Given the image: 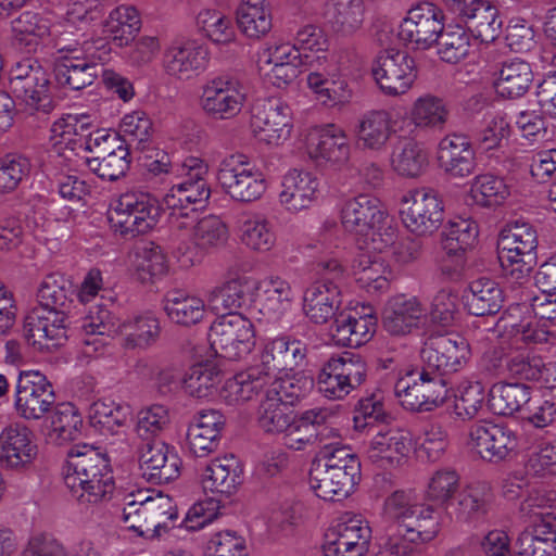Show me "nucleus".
I'll return each instance as SVG.
<instances>
[{"label": "nucleus", "instance_id": "a878e982", "mask_svg": "<svg viewBox=\"0 0 556 556\" xmlns=\"http://www.w3.org/2000/svg\"><path fill=\"white\" fill-rule=\"evenodd\" d=\"M210 62L208 48L197 40H176L164 51V72L176 79L189 80L203 73Z\"/></svg>", "mask_w": 556, "mask_h": 556}, {"label": "nucleus", "instance_id": "bb28decb", "mask_svg": "<svg viewBox=\"0 0 556 556\" xmlns=\"http://www.w3.org/2000/svg\"><path fill=\"white\" fill-rule=\"evenodd\" d=\"M319 194L320 180L311 170L293 167L281 176L278 202L290 214L311 208Z\"/></svg>", "mask_w": 556, "mask_h": 556}, {"label": "nucleus", "instance_id": "5701e85b", "mask_svg": "<svg viewBox=\"0 0 556 556\" xmlns=\"http://www.w3.org/2000/svg\"><path fill=\"white\" fill-rule=\"evenodd\" d=\"M371 73L382 93L389 97L406 94L417 78L415 61L406 52L394 49L378 55Z\"/></svg>", "mask_w": 556, "mask_h": 556}, {"label": "nucleus", "instance_id": "2f4dec72", "mask_svg": "<svg viewBox=\"0 0 556 556\" xmlns=\"http://www.w3.org/2000/svg\"><path fill=\"white\" fill-rule=\"evenodd\" d=\"M387 217L388 213L380 200L365 193L345 200L340 208L343 229L354 236H368Z\"/></svg>", "mask_w": 556, "mask_h": 556}, {"label": "nucleus", "instance_id": "e2e57ef3", "mask_svg": "<svg viewBox=\"0 0 556 556\" xmlns=\"http://www.w3.org/2000/svg\"><path fill=\"white\" fill-rule=\"evenodd\" d=\"M531 401V389L523 383H495L489 393L491 410L501 416H511Z\"/></svg>", "mask_w": 556, "mask_h": 556}, {"label": "nucleus", "instance_id": "1a4fd4ad", "mask_svg": "<svg viewBox=\"0 0 556 556\" xmlns=\"http://www.w3.org/2000/svg\"><path fill=\"white\" fill-rule=\"evenodd\" d=\"M536 249L538 233L530 223L515 220L507 224L497 240L498 261L505 278L518 285L528 281L536 263Z\"/></svg>", "mask_w": 556, "mask_h": 556}, {"label": "nucleus", "instance_id": "ea45409f", "mask_svg": "<svg viewBox=\"0 0 556 556\" xmlns=\"http://www.w3.org/2000/svg\"><path fill=\"white\" fill-rule=\"evenodd\" d=\"M426 316V309L416 296H392L383 311V327L392 336H406L417 329Z\"/></svg>", "mask_w": 556, "mask_h": 556}, {"label": "nucleus", "instance_id": "c03bdc74", "mask_svg": "<svg viewBox=\"0 0 556 556\" xmlns=\"http://www.w3.org/2000/svg\"><path fill=\"white\" fill-rule=\"evenodd\" d=\"M408 118L417 130L442 131L450 119V108L443 98L426 92L413 101Z\"/></svg>", "mask_w": 556, "mask_h": 556}, {"label": "nucleus", "instance_id": "de8ad7c7", "mask_svg": "<svg viewBox=\"0 0 556 556\" xmlns=\"http://www.w3.org/2000/svg\"><path fill=\"white\" fill-rule=\"evenodd\" d=\"M242 245L255 253H268L277 245V231L273 222L262 213L248 214L239 225Z\"/></svg>", "mask_w": 556, "mask_h": 556}, {"label": "nucleus", "instance_id": "6ab92c4d", "mask_svg": "<svg viewBox=\"0 0 556 556\" xmlns=\"http://www.w3.org/2000/svg\"><path fill=\"white\" fill-rule=\"evenodd\" d=\"M444 25L442 9L432 2H419L400 22L397 38L413 50H429L438 42Z\"/></svg>", "mask_w": 556, "mask_h": 556}, {"label": "nucleus", "instance_id": "e433bc0d", "mask_svg": "<svg viewBox=\"0 0 556 556\" xmlns=\"http://www.w3.org/2000/svg\"><path fill=\"white\" fill-rule=\"evenodd\" d=\"M376 326L377 318L370 311L342 309L330 327V336L337 345L358 348L372 338Z\"/></svg>", "mask_w": 556, "mask_h": 556}, {"label": "nucleus", "instance_id": "774afa93", "mask_svg": "<svg viewBox=\"0 0 556 556\" xmlns=\"http://www.w3.org/2000/svg\"><path fill=\"white\" fill-rule=\"evenodd\" d=\"M199 31L216 45H229L236 40V30L229 14L218 8H203L195 17Z\"/></svg>", "mask_w": 556, "mask_h": 556}, {"label": "nucleus", "instance_id": "5fc2aeb1", "mask_svg": "<svg viewBox=\"0 0 556 556\" xmlns=\"http://www.w3.org/2000/svg\"><path fill=\"white\" fill-rule=\"evenodd\" d=\"M269 380L260 366H254L227 379L220 390V397L230 405L252 400Z\"/></svg>", "mask_w": 556, "mask_h": 556}, {"label": "nucleus", "instance_id": "2eb2a0df", "mask_svg": "<svg viewBox=\"0 0 556 556\" xmlns=\"http://www.w3.org/2000/svg\"><path fill=\"white\" fill-rule=\"evenodd\" d=\"M400 217L413 235L426 237L434 233L444 220V203L431 188H414L400 199Z\"/></svg>", "mask_w": 556, "mask_h": 556}, {"label": "nucleus", "instance_id": "4468645a", "mask_svg": "<svg viewBox=\"0 0 556 556\" xmlns=\"http://www.w3.org/2000/svg\"><path fill=\"white\" fill-rule=\"evenodd\" d=\"M303 151L315 166L332 170L344 168L352 156L348 132L333 123L312 127L304 137Z\"/></svg>", "mask_w": 556, "mask_h": 556}, {"label": "nucleus", "instance_id": "39448f33", "mask_svg": "<svg viewBox=\"0 0 556 556\" xmlns=\"http://www.w3.org/2000/svg\"><path fill=\"white\" fill-rule=\"evenodd\" d=\"M62 477L71 495L80 504L106 501L114 490L109 459L89 445L70 448L62 467Z\"/></svg>", "mask_w": 556, "mask_h": 556}, {"label": "nucleus", "instance_id": "58836bf2", "mask_svg": "<svg viewBox=\"0 0 556 556\" xmlns=\"http://www.w3.org/2000/svg\"><path fill=\"white\" fill-rule=\"evenodd\" d=\"M139 464L142 477L153 484L168 483L179 476L180 458L162 442L147 444Z\"/></svg>", "mask_w": 556, "mask_h": 556}, {"label": "nucleus", "instance_id": "09e8293b", "mask_svg": "<svg viewBox=\"0 0 556 556\" xmlns=\"http://www.w3.org/2000/svg\"><path fill=\"white\" fill-rule=\"evenodd\" d=\"M491 502L492 490L489 483L476 481L458 490L450 507H453L457 520L467 522L485 516Z\"/></svg>", "mask_w": 556, "mask_h": 556}, {"label": "nucleus", "instance_id": "c85d7f7f", "mask_svg": "<svg viewBox=\"0 0 556 556\" xmlns=\"http://www.w3.org/2000/svg\"><path fill=\"white\" fill-rule=\"evenodd\" d=\"M38 455L34 432L21 422H12L0 430V466L20 470L29 467Z\"/></svg>", "mask_w": 556, "mask_h": 556}, {"label": "nucleus", "instance_id": "ddd939ff", "mask_svg": "<svg viewBox=\"0 0 556 556\" xmlns=\"http://www.w3.org/2000/svg\"><path fill=\"white\" fill-rule=\"evenodd\" d=\"M249 100V87L238 76L220 74L207 79L201 87L199 106L214 119L237 117Z\"/></svg>", "mask_w": 556, "mask_h": 556}, {"label": "nucleus", "instance_id": "4c0bfd02", "mask_svg": "<svg viewBox=\"0 0 556 556\" xmlns=\"http://www.w3.org/2000/svg\"><path fill=\"white\" fill-rule=\"evenodd\" d=\"M225 417L217 409H202L190 421L186 440L190 452L205 457L218 448Z\"/></svg>", "mask_w": 556, "mask_h": 556}, {"label": "nucleus", "instance_id": "37998d69", "mask_svg": "<svg viewBox=\"0 0 556 556\" xmlns=\"http://www.w3.org/2000/svg\"><path fill=\"white\" fill-rule=\"evenodd\" d=\"M251 289H255L254 278L231 267L227 271L226 280L210 292L208 305L216 312L235 313L245 303L247 292Z\"/></svg>", "mask_w": 556, "mask_h": 556}, {"label": "nucleus", "instance_id": "393cba45", "mask_svg": "<svg viewBox=\"0 0 556 556\" xmlns=\"http://www.w3.org/2000/svg\"><path fill=\"white\" fill-rule=\"evenodd\" d=\"M467 446L481 459L500 463L516 453L518 438L516 432L506 426L480 422L469 428Z\"/></svg>", "mask_w": 556, "mask_h": 556}, {"label": "nucleus", "instance_id": "3c124183", "mask_svg": "<svg viewBox=\"0 0 556 556\" xmlns=\"http://www.w3.org/2000/svg\"><path fill=\"white\" fill-rule=\"evenodd\" d=\"M428 164L427 152L414 138H402L392 148L390 166L401 177H419Z\"/></svg>", "mask_w": 556, "mask_h": 556}, {"label": "nucleus", "instance_id": "423d86ee", "mask_svg": "<svg viewBox=\"0 0 556 556\" xmlns=\"http://www.w3.org/2000/svg\"><path fill=\"white\" fill-rule=\"evenodd\" d=\"M321 457L309 470V486L324 501H341L354 490L361 478V463L349 446L326 444Z\"/></svg>", "mask_w": 556, "mask_h": 556}, {"label": "nucleus", "instance_id": "b1692460", "mask_svg": "<svg viewBox=\"0 0 556 556\" xmlns=\"http://www.w3.org/2000/svg\"><path fill=\"white\" fill-rule=\"evenodd\" d=\"M420 357L432 371L456 372L468 364L471 349L468 340L459 333L437 334L426 340Z\"/></svg>", "mask_w": 556, "mask_h": 556}, {"label": "nucleus", "instance_id": "f03ea898", "mask_svg": "<svg viewBox=\"0 0 556 556\" xmlns=\"http://www.w3.org/2000/svg\"><path fill=\"white\" fill-rule=\"evenodd\" d=\"M309 60V72L306 76L307 88L314 98L324 106L345 105L352 98L348 81L340 75L337 59L328 52L327 35L317 26L304 25L296 31L293 43Z\"/></svg>", "mask_w": 556, "mask_h": 556}, {"label": "nucleus", "instance_id": "72a5a7b5", "mask_svg": "<svg viewBox=\"0 0 556 556\" xmlns=\"http://www.w3.org/2000/svg\"><path fill=\"white\" fill-rule=\"evenodd\" d=\"M440 168L452 178H466L477 167L476 150L471 140L463 134H450L438 144Z\"/></svg>", "mask_w": 556, "mask_h": 556}, {"label": "nucleus", "instance_id": "a18cd8bd", "mask_svg": "<svg viewBox=\"0 0 556 556\" xmlns=\"http://www.w3.org/2000/svg\"><path fill=\"white\" fill-rule=\"evenodd\" d=\"M236 20L240 33L250 40L265 38L273 28V13L267 0H240Z\"/></svg>", "mask_w": 556, "mask_h": 556}, {"label": "nucleus", "instance_id": "4be33fe9", "mask_svg": "<svg viewBox=\"0 0 556 556\" xmlns=\"http://www.w3.org/2000/svg\"><path fill=\"white\" fill-rule=\"evenodd\" d=\"M250 127L258 143L270 148L280 147L291 138L292 110L280 100H266L253 110Z\"/></svg>", "mask_w": 556, "mask_h": 556}, {"label": "nucleus", "instance_id": "473e14b6", "mask_svg": "<svg viewBox=\"0 0 556 556\" xmlns=\"http://www.w3.org/2000/svg\"><path fill=\"white\" fill-rule=\"evenodd\" d=\"M307 355L305 342L288 336L264 341L260 354V368L268 380L276 371L293 370L304 365Z\"/></svg>", "mask_w": 556, "mask_h": 556}, {"label": "nucleus", "instance_id": "f3484780", "mask_svg": "<svg viewBox=\"0 0 556 556\" xmlns=\"http://www.w3.org/2000/svg\"><path fill=\"white\" fill-rule=\"evenodd\" d=\"M208 341L216 355L237 361L245 357L255 346L253 323L239 313H228L210 327Z\"/></svg>", "mask_w": 556, "mask_h": 556}, {"label": "nucleus", "instance_id": "f704fd0d", "mask_svg": "<svg viewBox=\"0 0 556 556\" xmlns=\"http://www.w3.org/2000/svg\"><path fill=\"white\" fill-rule=\"evenodd\" d=\"M341 305L342 292L332 279L317 280L303 293V314L314 325H325L336 318Z\"/></svg>", "mask_w": 556, "mask_h": 556}, {"label": "nucleus", "instance_id": "9d476101", "mask_svg": "<svg viewBox=\"0 0 556 556\" xmlns=\"http://www.w3.org/2000/svg\"><path fill=\"white\" fill-rule=\"evenodd\" d=\"M159 201L148 192L127 191L111 203L108 219L114 232L136 237L152 230L161 218Z\"/></svg>", "mask_w": 556, "mask_h": 556}, {"label": "nucleus", "instance_id": "864d4df0", "mask_svg": "<svg viewBox=\"0 0 556 556\" xmlns=\"http://www.w3.org/2000/svg\"><path fill=\"white\" fill-rule=\"evenodd\" d=\"M160 320L152 312L135 314L118 323L117 336H122L128 348L146 349L160 337Z\"/></svg>", "mask_w": 556, "mask_h": 556}, {"label": "nucleus", "instance_id": "a211bd4d", "mask_svg": "<svg viewBox=\"0 0 556 556\" xmlns=\"http://www.w3.org/2000/svg\"><path fill=\"white\" fill-rule=\"evenodd\" d=\"M367 365L359 355L344 353L330 357L317 375L319 392L328 400H342L366 380Z\"/></svg>", "mask_w": 556, "mask_h": 556}, {"label": "nucleus", "instance_id": "c756f323", "mask_svg": "<svg viewBox=\"0 0 556 556\" xmlns=\"http://www.w3.org/2000/svg\"><path fill=\"white\" fill-rule=\"evenodd\" d=\"M409 432L396 428L377 431L365 446V457L381 468H393L404 464L412 451Z\"/></svg>", "mask_w": 556, "mask_h": 556}, {"label": "nucleus", "instance_id": "13d9d810", "mask_svg": "<svg viewBox=\"0 0 556 556\" xmlns=\"http://www.w3.org/2000/svg\"><path fill=\"white\" fill-rule=\"evenodd\" d=\"M10 91L30 113H49L53 108L47 71L34 77H28L26 81L16 80L14 88Z\"/></svg>", "mask_w": 556, "mask_h": 556}, {"label": "nucleus", "instance_id": "69168bd1", "mask_svg": "<svg viewBox=\"0 0 556 556\" xmlns=\"http://www.w3.org/2000/svg\"><path fill=\"white\" fill-rule=\"evenodd\" d=\"M11 29L13 41L30 52L49 35L50 22L37 12L25 11L12 21Z\"/></svg>", "mask_w": 556, "mask_h": 556}, {"label": "nucleus", "instance_id": "a19ab883", "mask_svg": "<svg viewBox=\"0 0 556 556\" xmlns=\"http://www.w3.org/2000/svg\"><path fill=\"white\" fill-rule=\"evenodd\" d=\"M255 290L260 312L264 316L277 320L291 309L294 292L289 281L280 276L270 275L255 280Z\"/></svg>", "mask_w": 556, "mask_h": 556}, {"label": "nucleus", "instance_id": "338daca9", "mask_svg": "<svg viewBox=\"0 0 556 556\" xmlns=\"http://www.w3.org/2000/svg\"><path fill=\"white\" fill-rule=\"evenodd\" d=\"M131 266L137 279L141 282H154L165 276L168 270L165 253L153 242L136 248Z\"/></svg>", "mask_w": 556, "mask_h": 556}, {"label": "nucleus", "instance_id": "4d7b16f0", "mask_svg": "<svg viewBox=\"0 0 556 556\" xmlns=\"http://www.w3.org/2000/svg\"><path fill=\"white\" fill-rule=\"evenodd\" d=\"M464 298L468 312L475 316L496 314L503 304L500 285L485 277L471 281Z\"/></svg>", "mask_w": 556, "mask_h": 556}, {"label": "nucleus", "instance_id": "49530a36", "mask_svg": "<svg viewBox=\"0 0 556 556\" xmlns=\"http://www.w3.org/2000/svg\"><path fill=\"white\" fill-rule=\"evenodd\" d=\"M351 274L356 283L369 293L386 291L390 285V266L377 254H357L352 262Z\"/></svg>", "mask_w": 556, "mask_h": 556}, {"label": "nucleus", "instance_id": "603ef678", "mask_svg": "<svg viewBox=\"0 0 556 556\" xmlns=\"http://www.w3.org/2000/svg\"><path fill=\"white\" fill-rule=\"evenodd\" d=\"M532 81L531 65L516 58L503 63L494 81V88L502 98L517 99L529 90Z\"/></svg>", "mask_w": 556, "mask_h": 556}, {"label": "nucleus", "instance_id": "6e6d98bb", "mask_svg": "<svg viewBox=\"0 0 556 556\" xmlns=\"http://www.w3.org/2000/svg\"><path fill=\"white\" fill-rule=\"evenodd\" d=\"M45 418L47 420V437L55 444L75 440L83 422L78 410L70 402L56 403L55 401L53 408Z\"/></svg>", "mask_w": 556, "mask_h": 556}, {"label": "nucleus", "instance_id": "412c9836", "mask_svg": "<svg viewBox=\"0 0 556 556\" xmlns=\"http://www.w3.org/2000/svg\"><path fill=\"white\" fill-rule=\"evenodd\" d=\"M303 65L302 53L290 41L275 40L260 51L257 70L268 84L283 88L294 81Z\"/></svg>", "mask_w": 556, "mask_h": 556}, {"label": "nucleus", "instance_id": "9b49d317", "mask_svg": "<svg viewBox=\"0 0 556 556\" xmlns=\"http://www.w3.org/2000/svg\"><path fill=\"white\" fill-rule=\"evenodd\" d=\"M217 179L232 201L244 204L260 201L268 189L264 172L242 153L228 155L219 163Z\"/></svg>", "mask_w": 556, "mask_h": 556}, {"label": "nucleus", "instance_id": "f257e3e1", "mask_svg": "<svg viewBox=\"0 0 556 556\" xmlns=\"http://www.w3.org/2000/svg\"><path fill=\"white\" fill-rule=\"evenodd\" d=\"M382 518L376 556H414L417 545L433 541L442 529L434 506L420 503L413 491L391 493L384 501Z\"/></svg>", "mask_w": 556, "mask_h": 556}, {"label": "nucleus", "instance_id": "7ed1b4c3", "mask_svg": "<svg viewBox=\"0 0 556 556\" xmlns=\"http://www.w3.org/2000/svg\"><path fill=\"white\" fill-rule=\"evenodd\" d=\"M71 283L59 274L46 276L37 298L39 306L24 320V336L37 351H50L67 339L66 309L70 306Z\"/></svg>", "mask_w": 556, "mask_h": 556}, {"label": "nucleus", "instance_id": "dca6fc26", "mask_svg": "<svg viewBox=\"0 0 556 556\" xmlns=\"http://www.w3.org/2000/svg\"><path fill=\"white\" fill-rule=\"evenodd\" d=\"M56 394L52 382L37 369L21 370L13 394L15 414L26 421H39L53 408Z\"/></svg>", "mask_w": 556, "mask_h": 556}, {"label": "nucleus", "instance_id": "052dcab7", "mask_svg": "<svg viewBox=\"0 0 556 556\" xmlns=\"http://www.w3.org/2000/svg\"><path fill=\"white\" fill-rule=\"evenodd\" d=\"M220 378L222 370L214 362L197 363L185 374L182 388L191 397L207 400L216 393Z\"/></svg>", "mask_w": 556, "mask_h": 556}, {"label": "nucleus", "instance_id": "bf43d9fd", "mask_svg": "<svg viewBox=\"0 0 556 556\" xmlns=\"http://www.w3.org/2000/svg\"><path fill=\"white\" fill-rule=\"evenodd\" d=\"M140 28L141 18L138 10L127 4L113 9L104 23L105 35L119 48L134 41Z\"/></svg>", "mask_w": 556, "mask_h": 556}, {"label": "nucleus", "instance_id": "aec40b11", "mask_svg": "<svg viewBox=\"0 0 556 556\" xmlns=\"http://www.w3.org/2000/svg\"><path fill=\"white\" fill-rule=\"evenodd\" d=\"M372 530L359 515L345 514L326 530L324 556H365L370 548Z\"/></svg>", "mask_w": 556, "mask_h": 556}, {"label": "nucleus", "instance_id": "680f3d73", "mask_svg": "<svg viewBox=\"0 0 556 556\" xmlns=\"http://www.w3.org/2000/svg\"><path fill=\"white\" fill-rule=\"evenodd\" d=\"M510 195V187L504 178L485 173L475 176L469 182L468 198L481 207L503 205Z\"/></svg>", "mask_w": 556, "mask_h": 556}, {"label": "nucleus", "instance_id": "20e7f679", "mask_svg": "<svg viewBox=\"0 0 556 556\" xmlns=\"http://www.w3.org/2000/svg\"><path fill=\"white\" fill-rule=\"evenodd\" d=\"M62 477L71 495L80 504L106 501L114 490L109 459L89 445L70 448L62 467Z\"/></svg>", "mask_w": 556, "mask_h": 556}, {"label": "nucleus", "instance_id": "0e129e2a", "mask_svg": "<svg viewBox=\"0 0 556 556\" xmlns=\"http://www.w3.org/2000/svg\"><path fill=\"white\" fill-rule=\"evenodd\" d=\"M90 116L86 114H64L55 119L50 128V143L56 153L75 150L84 132L90 127Z\"/></svg>", "mask_w": 556, "mask_h": 556}, {"label": "nucleus", "instance_id": "cd10ccee", "mask_svg": "<svg viewBox=\"0 0 556 556\" xmlns=\"http://www.w3.org/2000/svg\"><path fill=\"white\" fill-rule=\"evenodd\" d=\"M170 227L177 241L182 242L188 238L201 251L222 247L229 237L227 225L216 215L198 219V215L194 214L186 218L173 219Z\"/></svg>", "mask_w": 556, "mask_h": 556}, {"label": "nucleus", "instance_id": "0eeeda50", "mask_svg": "<svg viewBox=\"0 0 556 556\" xmlns=\"http://www.w3.org/2000/svg\"><path fill=\"white\" fill-rule=\"evenodd\" d=\"M53 65L60 85L80 90L92 85L98 76V65L108 61L111 53L109 42L103 38L91 41L65 42L59 38L54 45Z\"/></svg>", "mask_w": 556, "mask_h": 556}, {"label": "nucleus", "instance_id": "79ce46f5", "mask_svg": "<svg viewBox=\"0 0 556 556\" xmlns=\"http://www.w3.org/2000/svg\"><path fill=\"white\" fill-rule=\"evenodd\" d=\"M513 556H556V517L546 515L517 536Z\"/></svg>", "mask_w": 556, "mask_h": 556}, {"label": "nucleus", "instance_id": "7c9ffc66", "mask_svg": "<svg viewBox=\"0 0 556 556\" xmlns=\"http://www.w3.org/2000/svg\"><path fill=\"white\" fill-rule=\"evenodd\" d=\"M243 466L233 454L213 458L202 470L200 482L205 494L223 502L232 496L242 483Z\"/></svg>", "mask_w": 556, "mask_h": 556}, {"label": "nucleus", "instance_id": "8fccbe9b", "mask_svg": "<svg viewBox=\"0 0 556 556\" xmlns=\"http://www.w3.org/2000/svg\"><path fill=\"white\" fill-rule=\"evenodd\" d=\"M164 311L174 324L190 327L203 320L206 315V304L198 295L182 290H172L165 295Z\"/></svg>", "mask_w": 556, "mask_h": 556}, {"label": "nucleus", "instance_id": "f8f14e48", "mask_svg": "<svg viewBox=\"0 0 556 556\" xmlns=\"http://www.w3.org/2000/svg\"><path fill=\"white\" fill-rule=\"evenodd\" d=\"M336 412L330 407H313L299 414L281 435L286 448L294 452H304L317 445L331 444V439L340 437L337 428L332 427Z\"/></svg>", "mask_w": 556, "mask_h": 556}, {"label": "nucleus", "instance_id": "6e6552de", "mask_svg": "<svg viewBox=\"0 0 556 556\" xmlns=\"http://www.w3.org/2000/svg\"><path fill=\"white\" fill-rule=\"evenodd\" d=\"M207 174L208 165L197 156H188L177 165L172 186L163 195V203L170 211V224L206 206L211 198Z\"/></svg>", "mask_w": 556, "mask_h": 556}, {"label": "nucleus", "instance_id": "c9c22d12", "mask_svg": "<svg viewBox=\"0 0 556 556\" xmlns=\"http://www.w3.org/2000/svg\"><path fill=\"white\" fill-rule=\"evenodd\" d=\"M395 124L396 121L389 110L374 109L365 112L354 127L357 144L365 151L383 152L396 131Z\"/></svg>", "mask_w": 556, "mask_h": 556}]
</instances>
